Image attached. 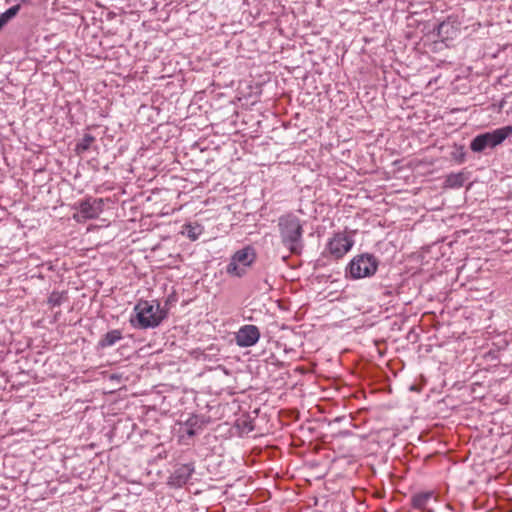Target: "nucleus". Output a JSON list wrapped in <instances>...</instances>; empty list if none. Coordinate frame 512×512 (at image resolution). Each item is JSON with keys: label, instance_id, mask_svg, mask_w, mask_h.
<instances>
[{"label": "nucleus", "instance_id": "1", "mask_svg": "<svg viewBox=\"0 0 512 512\" xmlns=\"http://www.w3.org/2000/svg\"><path fill=\"white\" fill-rule=\"evenodd\" d=\"M278 228L283 245L292 253L299 254L303 248V222L294 213L279 217Z\"/></svg>", "mask_w": 512, "mask_h": 512}, {"label": "nucleus", "instance_id": "2", "mask_svg": "<svg viewBox=\"0 0 512 512\" xmlns=\"http://www.w3.org/2000/svg\"><path fill=\"white\" fill-rule=\"evenodd\" d=\"M134 313L131 324L141 329L155 328L167 316V311L156 300H140L134 307Z\"/></svg>", "mask_w": 512, "mask_h": 512}, {"label": "nucleus", "instance_id": "3", "mask_svg": "<svg viewBox=\"0 0 512 512\" xmlns=\"http://www.w3.org/2000/svg\"><path fill=\"white\" fill-rule=\"evenodd\" d=\"M256 260L255 249L251 246H246L237 250L230 259L226 266V273L232 277H242L246 274L249 268Z\"/></svg>", "mask_w": 512, "mask_h": 512}, {"label": "nucleus", "instance_id": "4", "mask_svg": "<svg viewBox=\"0 0 512 512\" xmlns=\"http://www.w3.org/2000/svg\"><path fill=\"white\" fill-rule=\"evenodd\" d=\"M512 135V126H504L491 132L477 135L470 144L473 152H482L486 148H494Z\"/></svg>", "mask_w": 512, "mask_h": 512}, {"label": "nucleus", "instance_id": "5", "mask_svg": "<svg viewBox=\"0 0 512 512\" xmlns=\"http://www.w3.org/2000/svg\"><path fill=\"white\" fill-rule=\"evenodd\" d=\"M378 269V260L371 254L355 256L348 265V272L353 279L370 277Z\"/></svg>", "mask_w": 512, "mask_h": 512}, {"label": "nucleus", "instance_id": "6", "mask_svg": "<svg viewBox=\"0 0 512 512\" xmlns=\"http://www.w3.org/2000/svg\"><path fill=\"white\" fill-rule=\"evenodd\" d=\"M353 245L354 240L351 235L346 232H338L329 239L326 251L333 259L338 260L347 254Z\"/></svg>", "mask_w": 512, "mask_h": 512}, {"label": "nucleus", "instance_id": "7", "mask_svg": "<svg viewBox=\"0 0 512 512\" xmlns=\"http://www.w3.org/2000/svg\"><path fill=\"white\" fill-rule=\"evenodd\" d=\"M102 206V199H85L78 204L77 213L73 217L78 222L97 218L102 212Z\"/></svg>", "mask_w": 512, "mask_h": 512}, {"label": "nucleus", "instance_id": "8", "mask_svg": "<svg viewBox=\"0 0 512 512\" xmlns=\"http://www.w3.org/2000/svg\"><path fill=\"white\" fill-rule=\"evenodd\" d=\"M261 333L257 326L246 324L235 333V342L239 347L248 348L254 346L260 339Z\"/></svg>", "mask_w": 512, "mask_h": 512}, {"label": "nucleus", "instance_id": "9", "mask_svg": "<svg viewBox=\"0 0 512 512\" xmlns=\"http://www.w3.org/2000/svg\"><path fill=\"white\" fill-rule=\"evenodd\" d=\"M192 473V468L189 466H183L174 471V473L169 478V484L174 487H181L186 484L190 475Z\"/></svg>", "mask_w": 512, "mask_h": 512}, {"label": "nucleus", "instance_id": "10", "mask_svg": "<svg viewBox=\"0 0 512 512\" xmlns=\"http://www.w3.org/2000/svg\"><path fill=\"white\" fill-rule=\"evenodd\" d=\"M122 339V332L118 329L107 332L98 342V347L107 348L115 345Z\"/></svg>", "mask_w": 512, "mask_h": 512}, {"label": "nucleus", "instance_id": "11", "mask_svg": "<svg viewBox=\"0 0 512 512\" xmlns=\"http://www.w3.org/2000/svg\"><path fill=\"white\" fill-rule=\"evenodd\" d=\"M433 494L431 492H424L416 494L413 499V506L417 509H427L428 503L431 500Z\"/></svg>", "mask_w": 512, "mask_h": 512}, {"label": "nucleus", "instance_id": "12", "mask_svg": "<svg viewBox=\"0 0 512 512\" xmlns=\"http://www.w3.org/2000/svg\"><path fill=\"white\" fill-rule=\"evenodd\" d=\"M20 11V5H14L0 14V30Z\"/></svg>", "mask_w": 512, "mask_h": 512}, {"label": "nucleus", "instance_id": "13", "mask_svg": "<svg viewBox=\"0 0 512 512\" xmlns=\"http://www.w3.org/2000/svg\"><path fill=\"white\" fill-rule=\"evenodd\" d=\"M95 141V137L92 136L91 134H85L83 136V138L77 143L76 145V151L77 153H83L85 151H87L90 147H91V144Z\"/></svg>", "mask_w": 512, "mask_h": 512}, {"label": "nucleus", "instance_id": "14", "mask_svg": "<svg viewBox=\"0 0 512 512\" xmlns=\"http://www.w3.org/2000/svg\"><path fill=\"white\" fill-rule=\"evenodd\" d=\"M464 178L462 174H450L445 180V185L450 188L461 187L463 185Z\"/></svg>", "mask_w": 512, "mask_h": 512}, {"label": "nucleus", "instance_id": "15", "mask_svg": "<svg viewBox=\"0 0 512 512\" xmlns=\"http://www.w3.org/2000/svg\"><path fill=\"white\" fill-rule=\"evenodd\" d=\"M65 299L66 296L64 292L53 291L48 297V304L51 307H57L60 306Z\"/></svg>", "mask_w": 512, "mask_h": 512}, {"label": "nucleus", "instance_id": "16", "mask_svg": "<svg viewBox=\"0 0 512 512\" xmlns=\"http://www.w3.org/2000/svg\"><path fill=\"white\" fill-rule=\"evenodd\" d=\"M185 232L189 238H192V225L191 224L185 225Z\"/></svg>", "mask_w": 512, "mask_h": 512}, {"label": "nucleus", "instance_id": "17", "mask_svg": "<svg viewBox=\"0 0 512 512\" xmlns=\"http://www.w3.org/2000/svg\"><path fill=\"white\" fill-rule=\"evenodd\" d=\"M464 155H465V154L462 152V153H461V157H460V159H459V162H463V161H464Z\"/></svg>", "mask_w": 512, "mask_h": 512}, {"label": "nucleus", "instance_id": "18", "mask_svg": "<svg viewBox=\"0 0 512 512\" xmlns=\"http://www.w3.org/2000/svg\"><path fill=\"white\" fill-rule=\"evenodd\" d=\"M187 434L191 436L192 435V429H187Z\"/></svg>", "mask_w": 512, "mask_h": 512}, {"label": "nucleus", "instance_id": "19", "mask_svg": "<svg viewBox=\"0 0 512 512\" xmlns=\"http://www.w3.org/2000/svg\"><path fill=\"white\" fill-rule=\"evenodd\" d=\"M194 234H196V227L194 226ZM193 239H196V235L193 236Z\"/></svg>", "mask_w": 512, "mask_h": 512}, {"label": "nucleus", "instance_id": "20", "mask_svg": "<svg viewBox=\"0 0 512 512\" xmlns=\"http://www.w3.org/2000/svg\"><path fill=\"white\" fill-rule=\"evenodd\" d=\"M22 3H28L30 0H19Z\"/></svg>", "mask_w": 512, "mask_h": 512}]
</instances>
